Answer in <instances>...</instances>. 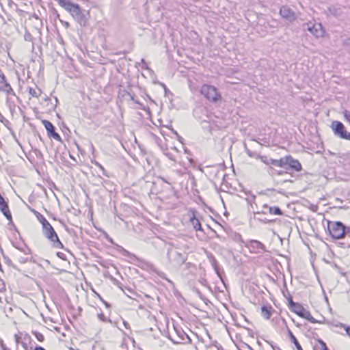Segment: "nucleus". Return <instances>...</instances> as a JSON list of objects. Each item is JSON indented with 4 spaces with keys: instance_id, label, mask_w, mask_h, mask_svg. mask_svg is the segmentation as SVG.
Segmentation results:
<instances>
[{
    "instance_id": "f257e3e1",
    "label": "nucleus",
    "mask_w": 350,
    "mask_h": 350,
    "mask_svg": "<svg viewBox=\"0 0 350 350\" xmlns=\"http://www.w3.org/2000/svg\"><path fill=\"white\" fill-rule=\"evenodd\" d=\"M188 247L178 241L170 243L167 251L169 263L175 268H180L187 259Z\"/></svg>"
},
{
    "instance_id": "f03ea898",
    "label": "nucleus",
    "mask_w": 350,
    "mask_h": 350,
    "mask_svg": "<svg viewBox=\"0 0 350 350\" xmlns=\"http://www.w3.org/2000/svg\"><path fill=\"white\" fill-rule=\"evenodd\" d=\"M60 6L68 12L81 27L87 25L89 13L82 11L78 4L74 3L70 0H60Z\"/></svg>"
},
{
    "instance_id": "7ed1b4c3",
    "label": "nucleus",
    "mask_w": 350,
    "mask_h": 350,
    "mask_svg": "<svg viewBox=\"0 0 350 350\" xmlns=\"http://www.w3.org/2000/svg\"><path fill=\"white\" fill-rule=\"evenodd\" d=\"M42 226L44 236L52 243L53 247L55 248H64L62 243L59 239L57 233L50 223L47 221Z\"/></svg>"
},
{
    "instance_id": "20e7f679",
    "label": "nucleus",
    "mask_w": 350,
    "mask_h": 350,
    "mask_svg": "<svg viewBox=\"0 0 350 350\" xmlns=\"http://www.w3.org/2000/svg\"><path fill=\"white\" fill-rule=\"evenodd\" d=\"M200 93L208 100L212 103H217L220 101L222 98L220 92L213 85L208 84H204L200 89Z\"/></svg>"
},
{
    "instance_id": "39448f33",
    "label": "nucleus",
    "mask_w": 350,
    "mask_h": 350,
    "mask_svg": "<svg viewBox=\"0 0 350 350\" xmlns=\"http://www.w3.org/2000/svg\"><path fill=\"white\" fill-rule=\"evenodd\" d=\"M327 229L334 239H340L345 237V226L341 221H327Z\"/></svg>"
},
{
    "instance_id": "423d86ee",
    "label": "nucleus",
    "mask_w": 350,
    "mask_h": 350,
    "mask_svg": "<svg viewBox=\"0 0 350 350\" xmlns=\"http://www.w3.org/2000/svg\"><path fill=\"white\" fill-rule=\"evenodd\" d=\"M331 126L336 136L342 139L350 140V133L346 131L345 127L342 122L339 121H334L332 123Z\"/></svg>"
},
{
    "instance_id": "0eeeda50",
    "label": "nucleus",
    "mask_w": 350,
    "mask_h": 350,
    "mask_svg": "<svg viewBox=\"0 0 350 350\" xmlns=\"http://www.w3.org/2000/svg\"><path fill=\"white\" fill-rule=\"evenodd\" d=\"M175 336H170L169 338L175 344L191 342L188 335L180 328L174 327Z\"/></svg>"
},
{
    "instance_id": "6e6552de",
    "label": "nucleus",
    "mask_w": 350,
    "mask_h": 350,
    "mask_svg": "<svg viewBox=\"0 0 350 350\" xmlns=\"http://www.w3.org/2000/svg\"><path fill=\"white\" fill-rule=\"evenodd\" d=\"M0 92H3L6 95L15 96V93L8 82L5 75L0 69Z\"/></svg>"
},
{
    "instance_id": "1a4fd4ad",
    "label": "nucleus",
    "mask_w": 350,
    "mask_h": 350,
    "mask_svg": "<svg viewBox=\"0 0 350 350\" xmlns=\"http://www.w3.org/2000/svg\"><path fill=\"white\" fill-rule=\"evenodd\" d=\"M284 169L293 170L295 172H300L302 169L300 162L292 156L288 155L284 157Z\"/></svg>"
},
{
    "instance_id": "9d476101",
    "label": "nucleus",
    "mask_w": 350,
    "mask_h": 350,
    "mask_svg": "<svg viewBox=\"0 0 350 350\" xmlns=\"http://www.w3.org/2000/svg\"><path fill=\"white\" fill-rule=\"evenodd\" d=\"M306 29L309 31L313 36L317 38H321L324 36L325 31L321 23H306L304 25Z\"/></svg>"
},
{
    "instance_id": "9b49d317",
    "label": "nucleus",
    "mask_w": 350,
    "mask_h": 350,
    "mask_svg": "<svg viewBox=\"0 0 350 350\" xmlns=\"http://www.w3.org/2000/svg\"><path fill=\"white\" fill-rule=\"evenodd\" d=\"M247 247L252 253L262 254L266 252L265 246L260 241L257 240H250Z\"/></svg>"
},
{
    "instance_id": "f8f14e48",
    "label": "nucleus",
    "mask_w": 350,
    "mask_h": 350,
    "mask_svg": "<svg viewBox=\"0 0 350 350\" xmlns=\"http://www.w3.org/2000/svg\"><path fill=\"white\" fill-rule=\"evenodd\" d=\"M280 14L282 16V18L290 22H293L295 21L297 18V16L295 12L288 6L286 5H283L280 8Z\"/></svg>"
},
{
    "instance_id": "ddd939ff",
    "label": "nucleus",
    "mask_w": 350,
    "mask_h": 350,
    "mask_svg": "<svg viewBox=\"0 0 350 350\" xmlns=\"http://www.w3.org/2000/svg\"><path fill=\"white\" fill-rule=\"evenodd\" d=\"M42 123L47 131L49 137H53L57 141H61L62 138L60 135L55 132V128L53 124L49 120H43Z\"/></svg>"
},
{
    "instance_id": "4468645a",
    "label": "nucleus",
    "mask_w": 350,
    "mask_h": 350,
    "mask_svg": "<svg viewBox=\"0 0 350 350\" xmlns=\"http://www.w3.org/2000/svg\"><path fill=\"white\" fill-rule=\"evenodd\" d=\"M0 211L3 215L10 221L12 222V214L10 211L8 202L5 200L3 197L0 198Z\"/></svg>"
},
{
    "instance_id": "2eb2a0df",
    "label": "nucleus",
    "mask_w": 350,
    "mask_h": 350,
    "mask_svg": "<svg viewBox=\"0 0 350 350\" xmlns=\"http://www.w3.org/2000/svg\"><path fill=\"white\" fill-rule=\"evenodd\" d=\"M261 213H262V214L269 213L271 215H283L282 210L278 206H269L267 204L263 205Z\"/></svg>"
},
{
    "instance_id": "dca6fc26",
    "label": "nucleus",
    "mask_w": 350,
    "mask_h": 350,
    "mask_svg": "<svg viewBox=\"0 0 350 350\" xmlns=\"http://www.w3.org/2000/svg\"><path fill=\"white\" fill-rule=\"evenodd\" d=\"M208 261L210 262L211 265L213 267L217 275L218 276L221 277L220 268L219 267L218 262H217V260L215 259V258L213 256V254H209V255H208Z\"/></svg>"
},
{
    "instance_id": "f3484780",
    "label": "nucleus",
    "mask_w": 350,
    "mask_h": 350,
    "mask_svg": "<svg viewBox=\"0 0 350 350\" xmlns=\"http://www.w3.org/2000/svg\"><path fill=\"white\" fill-rule=\"evenodd\" d=\"M327 12L333 16L338 17L342 14V8L340 7L330 6L327 8Z\"/></svg>"
},
{
    "instance_id": "a211bd4d",
    "label": "nucleus",
    "mask_w": 350,
    "mask_h": 350,
    "mask_svg": "<svg viewBox=\"0 0 350 350\" xmlns=\"http://www.w3.org/2000/svg\"><path fill=\"white\" fill-rule=\"evenodd\" d=\"M291 311L296 313L300 317H302L306 309L299 303H296L295 305L291 308Z\"/></svg>"
},
{
    "instance_id": "6ab92c4d",
    "label": "nucleus",
    "mask_w": 350,
    "mask_h": 350,
    "mask_svg": "<svg viewBox=\"0 0 350 350\" xmlns=\"http://www.w3.org/2000/svg\"><path fill=\"white\" fill-rule=\"evenodd\" d=\"M272 307L263 306L261 308V314L262 316L266 319H269L271 315Z\"/></svg>"
},
{
    "instance_id": "aec40b11",
    "label": "nucleus",
    "mask_w": 350,
    "mask_h": 350,
    "mask_svg": "<svg viewBox=\"0 0 350 350\" xmlns=\"http://www.w3.org/2000/svg\"><path fill=\"white\" fill-rule=\"evenodd\" d=\"M288 336H289V338H290L291 340L295 345L297 349V350H303L301 346L299 344V342H298V340H297L295 336L293 335V334L292 333V332L289 329H288Z\"/></svg>"
},
{
    "instance_id": "412c9836",
    "label": "nucleus",
    "mask_w": 350,
    "mask_h": 350,
    "mask_svg": "<svg viewBox=\"0 0 350 350\" xmlns=\"http://www.w3.org/2000/svg\"><path fill=\"white\" fill-rule=\"evenodd\" d=\"M29 94L35 98H39L42 94V90L39 88L35 89L31 87L27 88Z\"/></svg>"
},
{
    "instance_id": "4be33fe9",
    "label": "nucleus",
    "mask_w": 350,
    "mask_h": 350,
    "mask_svg": "<svg viewBox=\"0 0 350 350\" xmlns=\"http://www.w3.org/2000/svg\"><path fill=\"white\" fill-rule=\"evenodd\" d=\"M269 163L270 165L284 168V157L281 158L280 159H271Z\"/></svg>"
},
{
    "instance_id": "5701e85b",
    "label": "nucleus",
    "mask_w": 350,
    "mask_h": 350,
    "mask_svg": "<svg viewBox=\"0 0 350 350\" xmlns=\"http://www.w3.org/2000/svg\"><path fill=\"white\" fill-rule=\"evenodd\" d=\"M190 221L196 230H201L202 227L200 221L197 219L195 215L190 218Z\"/></svg>"
},
{
    "instance_id": "b1692460",
    "label": "nucleus",
    "mask_w": 350,
    "mask_h": 350,
    "mask_svg": "<svg viewBox=\"0 0 350 350\" xmlns=\"http://www.w3.org/2000/svg\"><path fill=\"white\" fill-rule=\"evenodd\" d=\"M14 247L21 252H23L25 256L30 254V249L24 243L21 244V245H14Z\"/></svg>"
},
{
    "instance_id": "393cba45",
    "label": "nucleus",
    "mask_w": 350,
    "mask_h": 350,
    "mask_svg": "<svg viewBox=\"0 0 350 350\" xmlns=\"http://www.w3.org/2000/svg\"><path fill=\"white\" fill-rule=\"evenodd\" d=\"M302 318H304L307 320H308L310 322L312 323H320V321H318L317 320H316L310 314V312L308 311V310H306L304 312V314L302 315L301 317Z\"/></svg>"
},
{
    "instance_id": "a878e982",
    "label": "nucleus",
    "mask_w": 350,
    "mask_h": 350,
    "mask_svg": "<svg viewBox=\"0 0 350 350\" xmlns=\"http://www.w3.org/2000/svg\"><path fill=\"white\" fill-rule=\"evenodd\" d=\"M14 255H15L16 258L18 259V260L19 261V262H21L22 264H24V263L28 262L29 259L30 258L29 255L25 256L24 254H23V256H22L19 253L15 254Z\"/></svg>"
},
{
    "instance_id": "bb28decb",
    "label": "nucleus",
    "mask_w": 350,
    "mask_h": 350,
    "mask_svg": "<svg viewBox=\"0 0 350 350\" xmlns=\"http://www.w3.org/2000/svg\"><path fill=\"white\" fill-rule=\"evenodd\" d=\"M31 211L32 213H33V214L36 215L38 220L42 224V225L47 221L46 219L39 212L34 209H31Z\"/></svg>"
},
{
    "instance_id": "cd10ccee",
    "label": "nucleus",
    "mask_w": 350,
    "mask_h": 350,
    "mask_svg": "<svg viewBox=\"0 0 350 350\" xmlns=\"http://www.w3.org/2000/svg\"><path fill=\"white\" fill-rule=\"evenodd\" d=\"M335 326L337 327L344 328L347 334L350 337V326L346 325L345 324L340 322L335 324Z\"/></svg>"
},
{
    "instance_id": "c85d7f7f",
    "label": "nucleus",
    "mask_w": 350,
    "mask_h": 350,
    "mask_svg": "<svg viewBox=\"0 0 350 350\" xmlns=\"http://www.w3.org/2000/svg\"><path fill=\"white\" fill-rule=\"evenodd\" d=\"M98 318L103 322H111V320L107 318L102 312L98 314Z\"/></svg>"
},
{
    "instance_id": "c756f323",
    "label": "nucleus",
    "mask_w": 350,
    "mask_h": 350,
    "mask_svg": "<svg viewBox=\"0 0 350 350\" xmlns=\"http://www.w3.org/2000/svg\"><path fill=\"white\" fill-rule=\"evenodd\" d=\"M33 334L38 341H40V342L44 341V336L42 334H41L38 332H33Z\"/></svg>"
},
{
    "instance_id": "7c9ffc66",
    "label": "nucleus",
    "mask_w": 350,
    "mask_h": 350,
    "mask_svg": "<svg viewBox=\"0 0 350 350\" xmlns=\"http://www.w3.org/2000/svg\"><path fill=\"white\" fill-rule=\"evenodd\" d=\"M343 115L345 120L350 124V111L345 110L343 111Z\"/></svg>"
},
{
    "instance_id": "2f4dec72",
    "label": "nucleus",
    "mask_w": 350,
    "mask_h": 350,
    "mask_svg": "<svg viewBox=\"0 0 350 350\" xmlns=\"http://www.w3.org/2000/svg\"><path fill=\"white\" fill-rule=\"evenodd\" d=\"M94 164L96 166H97L102 170L103 175H105L107 176V172L101 164H100L98 161H95Z\"/></svg>"
},
{
    "instance_id": "473e14b6",
    "label": "nucleus",
    "mask_w": 350,
    "mask_h": 350,
    "mask_svg": "<svg viewBox=\"0 0 350 350\" xmlns=\"http://www.w3.org/2000/svg\"><path fill=\"white\" fill-rule=\"evenodd\" d=\"M260 160L262 162H263L264 163L267 164V165H270V160L271 159H269L267 158V157L265 156H260Z\"/></svg>"
},
{
    "instance_id": "72a5a7b5",
    "label": "nucleus",
    "mask_w": 350,
    "mask_h": 350,
    "mask_svg": "<svg viewBox=\"0 0 350 350\" xmlns=\"http://www.w3.org/2000/svg\"><path fill=\"white\" fill-rule=\"evenodd\" d=\"M153 271L161 278H165V274L163 271L157 270V269H153Z\"/></svg>"
},
{
    "instance_id": "f704fd0d",
    "label": "nucleus",
    "mask_w": 350,
    "mask_h": 350,
    "mask_svg": "<svg viewBox=\"0 0 350 350\" xmlns=\"http://www.w3.org/2000/svg\"><path fill=\"white\" fill-rule=\"evenodd\" d=\"M288 306H289V308L291 309L295 305L296 302L293 301L292 297H291V296L288 298Z\"/></svg>"
},
{
    "instance_id": "c9c22d12",
    "label": "nucleus",
    "mask_w": 350,
    "mask_h": 350,
    "mask_svg": "<svg viewBox=\"0 0 350 350\" xmlns=\"http://www.w3.org/2000/svg\"><path fill=\"white\" fill-rule=\"evenodd\" d=\"M141 63L142 64V68L143 69H146V70H150L148 64H146V61L144 59H141Z\"/></svg>"
},
{
    "instance_id": "e433bc0d",
    "label": "nucleus",
    "mask_w": 350,
    "mask_h": 350,
    "mask_svg": "<svg viewBox=\"0 0 350 350\" xmlns=\"http://www.w3.org/2000/svg\"><path fill=\"white\" fill-rule=\"evenodd\" d=\"M319 344L321 345L323 350H329V349L327 348V345H326L325 342H323V340H319Z\"/></svg>"
},
{
    "instance_id": "4c0bfd02",
    "label": "nucleus",
    "mask_w": 350,
    "mask_h": 350,
    "mask_svg": "<svg viewBox=\"0 0 350 350\" xmlns=\"http://www.w3.org/2000/svg\"><path fill=\"white\" fill-rule=\"evenodd\" d=\"M0 291H5V285L2 280L0 279Z\"/></svg>"
},
{
    "instance_id": "58836bf2",
    "label": "nucleus",
    "mask_w": 350,
    "mask_h": 350,
    "mask_svg": "<svg viewBox=\"0 0 350 350\" xmlns=\"http://www.w3.org/2000/svg\"><path fill=\"white\" fill-rule=\"evenodd\" d=\"M183 265H185V269H189L190 267H193V263H191V262H187L185 261V263H184Z\"/></svg>"
},
{
    "instance_id": "ea45409f",
    "label": "nucleus",
    "mask_w": 350,
    "mask_h": 350,
    "mask_svg": "<svg viewBox=\"0 0 350 350\" xmlns=\"http://www.w3.org/2000/svg\"><path fill=\"white\" fill-rule=\"evenodd\" d=\"M59 21L66 28H68L70 27V24L68 22L63 21L60 18H59Z\"/></svg>"
},
{
    "instance_id": "a19ab883",
    "label": "nucleus",
    "mask_w": 350,
    "mask_h": 350,
    "mask_svg": "<svg viewBox=\"0 0 350 350\" xmlns=\"http://www.w3.org/2000/svg\"><path fill=\"white\" fill-rule=\"evenodd\" d=\"M57 256L59 258H61V259H62V260H66V255H65V254H64V253H62V252H57Z\"/></svg>"
},
{
    "instance_id": "79ce46f5",
    "label": "nucleus",
    "mask_w": 350,
    "mask_h": 350,
    "mask_svg": "<svg viewBox=\"0 0 350 350\" xmlns=\"http://www.w3.org/2000/svg\"><path fill=\"white\" fill-rule=\"evenodd\" d=\"M343 45L350 46V38H347L343 41Z\"/></svg>"
},
{
    "instance_id": "37998d69",
    "label": "nucleus",
    "mask_w": 350,
    "mask_h": 350,
    "mask_svg": "<svg viewBox=\"0 0 350 350\" xmlns=\"http://www.w3.org/2000/svg\"><path fill=\"white\" fill-rule=\"evenodd\" d=\"M345 236L350 237V227L345 226Z\"/></svg>"
},
{
    "instance_id": "c03bdc74",
    "label": "nucleus",
    "mask_w": 350,
    "mask_h": 350,
    "mask_svg": "<svg viewBox=\"0 0 350 350\" xmlns=\"http://www.w3.org/2000/svg\"><path fill=\"white\" fill-rule=\"evenodd\" d=\"M246 152L250 157H254L255 153L252 152L251 150L246 149Z\"/></svg>"
},
{
    "instance_id": "a18cd8bd",
    "label": "nucleus",
    "mask_w": 350,
    "mask_h": 350,
    "mask_svg": "<svg viewBox=\"0 0 350 350\" xmlns=\"http://www.w3.org/2000/svg\"><path fill=\"white\" fill-rule=\"evenodd\" d=\"M338 244L340 245H341V247H342L343 248H345V247H347V248H350V244H348L347 245H346V244L345 243H338Z\"/></svg>"
},
{
    "instance_id": "49530a36",
    "label": "nucleus",
    "mask_w": 350,
    "mask_h": 350,
    "mask_svg": "<svg viewBox=\"0 0 350 350\" xmlns=\"http://www.w3.org/2000/svg\"><path fill=\"white\" fill-rule=\"evenodd\" d=\"M1 347L3 350H10L5 344H3V341L1 342Z\"/></svg>"
},
{
    "instance_id": "de8ad7c7",
    "label": "nucleus",
    "mask_w": 350,
    "mask_h": 350,
    "mask_svg": "<svg viewBox=\"0 0 350 350\" xmlns=\"http://www.w3.org/2000/svg\"><path fill=\"white\" fill-rule=\"evenodd\" d=\"M100 300L105 304V306L107 308H109L110 307V305L107 301H105L104 299H103L101 297H100Z\"/></svg>"
},
{
    "instance_id": "09e8293b",
    "label": "nucleus",
    "mask_w": 350,
    "mask_h": 350,
    "mask_svg": "<svg viewBox=\"0 0 350 350\" xmlns=\"http://www.w3.org/2000/svg\"><path fill=\"white\" fill-rule=\"evenodd\" d=\"M260 221H262L265 224H269V223H271V222L273 221L272 220H269V219H265V220L260 219Z\"/></svg>"
},
{
    "instance_id": "8fccbe9b",
    "label": "nucleus",
    "mask_w": 350,
    "mask_h": 350,
    "mask_svg": "<svg viewBox=\"0 0 350 350\" xmlns=\"http://www.w3.org/2000/svg\"><path fill=\"white\" fill-rule=\"evenodd\" d=\"M162 85H163V87L164 88L165 93V94H167V93H170V90L166 88L165 85V84H163Z\"/></svg>"
},
{
    "instance_id": "3c124183",
    "label": "nucleus",
    "mask_w": 350,
    "mask_h": 350,
    "mask_svg": "<svg viewBox=\"0 0 350 350\" xmlns=\"http://www.w3.org/2000/svg\"><path fill=\"white\" fill-rule=\"evenodd\" d=\"M271 347H272L273 350H282L280 347H279L278 346L272 345Z\"/></svg>"
},
{
    "instance_id": "603ef678",
    "label": "nucleus",
    "mask_w": 350,
    "mask_h": 350,
    "mask_svg": "<svg viewBox=\"0 0 350 350\" xmlns=\"http://www.w3.org/2000/svg\"><path fill=\"white\" fill-rule=\"evenodd\" d=\"M14 337L16 338V342L18 344L19 342L20 338L16 334H15Z\"/></svg>"
},
{
    "instance_id": "864d4df0",
    "label": "nucleus",
    "mask_w": 350,
    "mask_h": 350,
    "mask_svg": "<svg viewBox=\"0 0 350 350\" xmlns=\"http://www.w3.org/2000/svg\"><path fill=\"white\" fill-rule=\"evenodd\" d=\"M34 350H45V349L43 347L39 346V347H36Z\"/></svg>"
},
{
    "instance_id": "5fc2aeb1",
    "label": "nucleus",
    "mask_w": 350,
    "mask_h": 350,
    "mask_svg": "<svg viewBox=\"0 0 350 350\" xmlns=\"http://www.w3.org/2000/svg\"><path fill=\"white\" fill-rule=\"evenodd\" d=\"M124 327L128 329L129 328V323L126 321L123 322Z\"/></svg>"
},
{
    "instance_id": "6e6d98bb",
    "label": "nucleus",
    "mask_w": 350,
    "mask_h": 350,
    "mask_svg": "<svg viewBox=\"0 0 350 350\" xmlns=\"http://www.w3.org/2000/svg\"><path fill=\"white\" fill-rule=\"evenodd\" d=\"M265 62H266V61H265V60L262 59V60L260 61V66H262L263 64H265Z\"/></svg>"
},
{
    "instance_id": "4d7b16f0",
    "label": "nucleus",
    "mask_w": 350,
    "mask_h": 350,
    "mask_svg": "<svg viewBox=\"0 0 350 350\" xmlns=\"http://www.w3.org/2000/svg\"><path fill=\"white\" fill-rule=\"evenodd\" d=\"M22 345H23V347H25V348H26V347H27V344H26V343H25V342H22Z\"/></svg>"
},
{
    "instance_id": "13d9d810",
    "label": "nucleus",
    "mask_w": 350,
    "mask_h": 350,
    "mask_svg": "<svg viewBox=\"0 0 350 350\" xmlns=\"http://www.w3.org/2000/svg\"><path fill=\"white\" fill-rule=\"evenodd\" d=\"M122 250H123L124 254H129V252L128 251H126V250H125L124 249H122Z\"/></svg>"
},
{
    "instance_id": "bf43d9fd",
    "label": "nucleus",
    "mask_w": 350,
    "mask_h": 350,
    "mask_svg": "<svg viewBox=\"0 0 350 350\" xmlns=\"http://www.w3.org/2000/svg\"><path fill=\"white\" fill-rule=\"evenodd\" d=\"M57 1L58 2L59 5H60V0H57Z\"/></svg>"
},
{
    "instance_id": "052dcab7",
    "label": "nucleus",
    "mask_w": 350,
    "mask_h": 350,
    "mask_svg": "<svg viewBox=\"0 0 350 350\" xmlns=\"http://www.w3.org/2000/svg\"><path fill=\"white\" fill-rule=\"evenodd\" d=\"M282 172H278V174H282Z\"/></svg>"
},
{
    "instance_id": "680f3d73",
    "label": "nucleus",
    "mask_w": 350,
    "mask_h": 350,
    "mask_svg": "<svg viewBox=\"0 0 350 350\" xmlns=\"http://www.w3.org/2000/svg\"><path fill=\"white\" fill-rule=\"evenodd\" d=\"M16 142L20 145L18 140L16 139Z\"/></svg>"
},
{
    "instance_id": "e2e57ef3",
    "label": "nucleus",
    "mask_w": 350,
    "mask_h": 350,
    "mask_svg": "<svg viewBox=\"0 0 350 350\" xmlns=\"http://www.w3.org/2000/svg\"><path fill=\"white\" fill-rule=\"evenodd\" d=\"M0 301H1V302L2 301H1V297H0Z\"/></svg>"
},
{
    "instance_id": "0e129e2a",
    "label": "nucleus",
    "mask_w": 350,
    "mask_h": 350,
    "mask_svg": "<svg viewBox=\"0 0 350 350\" xmlns=\"http://www.w3.org/2000/svg\"><path fill=\"white\" fill-rule=\"evenodd\" d=\"M250 349H251V350H253L251 347H250Z\"/></svg>"
}]
</instances>
